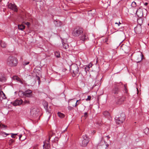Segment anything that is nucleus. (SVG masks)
Here are the masks:
<instances>
[{"instance_id":"49530a36","label":"nucleus","mask_w":149,"mask_h":149,"mask_svg":"<svg viewBox=\"0 0 149 149\" xmlns=\"http://www.w3.org/2000/svg\"><path fill=\"white\" fill-rule=\"evenodd\" d=\"M58 138L57 137H56L55 138H54V141H58Z\"/></svg>"},{"instance_id":"58836bf2","label":"nucleus","mask_w":149,"mask_h":149,"mask_svg":"<svg viewBox=\"0 0 149 149\" xmlns=\"http://www.w3.org/2000/svg\"><path fill=\"white\" fill-rule=\"evenodd\" d=\"M29 62H24L23 64V65H24L25 66L26 65L29 64Z\"/></svg>"},{"instance_id":"f8f14e48","label":"nucleus","mask_w":149,"mask_h":149,"mask_svg":"<svg viewBox=\"0 0 149 149\" xmlns=\"http://www.w3.org/2000/svg\"><path fill=\"white\" fill-rule=\"evenodd\" d=\"M121 49L126 53H127L130 50V47L125 45H122Z\"/></svg>"},{"instance_id":"a18cd8bd","label":"nucleus","mask_w":149,"mask_h":149,"mask_svg":"<svg viewBox=\"0 0 149 149\" xmlns=\"http://www.w3.org/2000/svg\"><path fill=\"white\" fill-rule=\"evenodd\" d=\"M84 115L85 117H86L87 116V112H85L84 113Z\"/></svg>"},{"instance_id":"6ab92c4d","label":"nucleus","mask_w":149,"mask_h":149,"mask_svg":"<svg viewBox=\"0 0 149 149\" xmlns=\"http://www.w3.org/2000/svg\"><path fill=\"white\" fill-rule=\"evenodd\" d=\"M89 68L90 67L89 66H86L84 68H83L82 69V72H85V73L86 74L87 72V71H88Z\"/></svg>"},{"instance_id":"412c9836","label":"nucleus","mask_w":149,"mask_h":149,"mask_svg":"<svg viewBox=\"0 0 149 149\" xmlns=\"http://www.w3.org/2000/svg\"><path fill=\"white\" fill-rule=\"evenodd\" d=\"M24 91H19L18 93L19 96L20 97H24Z\"/></svg>"},{"instance_id":"39448f33","label":"nucleus","mask_w":149,"mask_h":149,"mask_svg":"<svg viewBox=\"0 0 149 149\" xmlns=\"http://www.w3.org/2000/svg\"><path fill=\"white\" fill-rule=\"evenodd\" d=\"M82 140L81 142H80V145L82 147L86 146L89 142L88 139L86 135L82 136Z\"/></svg>"},{"instance_id":"4468645a","label":"nucleus","mask_w":149,"mask_h":149,"mask_svg":"<svg viewBox=\"0 0 149 149\" xmlns=\"http://www.w3.org/2000/svg\"><path fill=\"white\" fill-rule=\"evenodd\" d=\"M135 33L136 34H139L141 32V26H139L135 27L134 29Z\"/></svg>"},{"instance_id":"79ce46f5","label":"nucleus","mask_w":149,"mask_h":149,"mask_svg":"<svg viewBox=\"0 0 149 149\" xmlns=\"http://www.w3.org/2000/svg\"><path fill=\"white\" fill-rule=\"evenodd\" d=\"M25 24L28 26H29L30 25V23L29 22H27L26 23H25Z\"/></svg>"},{"instance_id":"e433bc0d","label":"nucleus","mask_w":149,"mask_h":149,"mask_svg":"<svg viewBox=\"0 0 149 149\" xmlns=\"http://www.w3.org/2000/svg\"><path fill=\"white\" fill-rule=\"evenodd\" d=\"M0 134L2 135L3 134H5V135H6V136L8 135L9 134L6 133V132H1L0 133Z\"/></svg>"},{"instance_id":"bb28decb","label":"nucleus","mask_w":149,"mask_h":149,"mask_svg":"<svg viewBox=\"0 0 149 149\" xmlns=\"http://www.w3.org/2000/svg\"><path fill=\"white\" fill-rule=\"evenodd\" d=\"M81 100L80 99L79 100H77L75 102V104H74V107H76L80 103V102H79V101Z\"/></svg>"},{"instance_id":"9b49d317","label":"nucleus","mask_w":149,"mask_h":149,"mask_svg":"<svg viewBox=\"0 0 149 149\" xmlns=\"http://www.w3.org/2000/svg\"><path fill=\"white\" fill-rule=\"evenodd\" d=\"M116 97L117 98V100H116V101H117L116 102L118 104H121L125 99V98L124 97H121L120 96H119V97H118L116 96Z\"/></svg>"},{"instance_id":"c9c22d12","label":"nucleus","mask_w":149,"mask_h":149,"mask_svg":"<svg viewBox=\"0 0 149 149\" xmlns=\"http://www.w3.org/2000/svg\"><path fill=\"white\" fill-rule=\"evenodd\" d=\"M91 97L90 96H88V98L86 99V101H89L91 100Z\"/></svg>"},{"instance_id":"dca6fc26","label":"nucleus","mask_w":149,"mask_h":149,"mask_svg":"<svg viewBox=\"0 0 149 149\" xmlns=\"http://www.w3.org/2000/svg\"><path fill=\"white\" fill-rule=\"evenodd\" d=\"M88 38L87 36L84 34L80 37V40H82V42H84L85 41L87 40Z\"/></svg>"},{"instance_id":"20e7f679","label":"nucleus","mask_w":149,"mask_h":149,"mask_svg":"<svg viewBox=\"0 0 149 149\" xmlns=\"http://www.w3.org/2000/svg\"><path fill=\"white\" fill-rule=\"evenodd\" d=\"M79 68L77 64H74L72 65L70 67V70L71 73H72L73 77H75L78 74L79 72Z\"/></svg>"},{"instance_id":"a878e982","label":"nucleus","mask_w":149,"mask_h":149,"mask_svg":"<svg viewBox=\"0 0 149 149\" xmlns=\"http://www.w3.org/2000/svg\"><path fill=\"white\" fill-rule=\"evenodd\" d=\"M1 46L2 47L4 48L6 46V44L3 42H1Z\"/></svg>"},{"instance_id":"8fccbe9b","label":"nucleus","mask_w":149,"mask_h":149,"mask_svg":"<svg viewBox=\"0 0 149 149\" xmlns=\"http://www.w3.org/2000/svg\"><path fill=\"white\" fill-rule=\"evenodd\" d=\"M148 4V3L147 2H146L144 3V5L145 6H146Z\"/></svg>"},{"instance_id":"4d7b16f0","label":"nucleus","mask_w":149,"mask_h":149,"mask_svg":"<svg viewBox=\"0 0 149 149\" xmlns=\"http://www.w3.org/2000/svg\"><path fill=\"white\" fill-rule=\"evenodd\" d=\"M0 81H2L1 80V79H0Z\"/></svg>"},{"instance_id":"5701e85b","label":"nucleus","mask_w":149,"mask_h":149,"mask_svg":"<svg viewBox=\"0 0 149 149\" xmlns=\"http://www.w3.org/2000/svg\"><path fill=\"white\" fill-rule=\"evenodd\" d=\"M62 44L64 48L66 49L68 48V45L67 43H65L64 42H62Z\"/></svg>"},{"instance_id":"5fc2aeb1","label":"nucleus","mask_w":149,"mask_h":149,"mask_svg":"<svg viewBox=\"0 0 149 149\" xmlns=\"http://www.w3.org/2000/svg\"><path fill=\"white\" fill-rule=\"evenodd\" d=\"M116 24H118V23H117V22H116L115 23Z\"/></svg>"},{"instance_id":"c85d7f7f","label":"nucleus","mask_w":149,"mask_h":149,"mask_svg":"<svg viewBox=\"0 0 149 149\" xmlns=\"http://www.w3.org/2000/svg\"><path fill=\"white\" fill-rule=\"evenodd\" d=\"M68 109L69 111H71L72 110L74 109L73 107H72L71 106V105H68Z\"/></svg>"},{"instance_id":"c03bdc74","label":"nucleus","mask_w":149,"mask_h":149,"mask_svg":"<svg viewBox=\"0 0 149 149\" xmlns=\"http://www.w3.org/2000/svg\"><path fill=\"white\" fill-rule=\"evenodd\" d=\"M124 88H125V93H127V89L126 88V86H125V85H124Z\"/></svg>"},{"instance_id":"2eb2a0df","label":"nucleus","mask_w":149,"mask_h":149,"mask_svg":"<svg viewBox=\"0 0 149 149\" xmlns=\"http://www.w3.org/2000/svg\"><path fill=\"white\" fill-rule=\"evenodd\" d=\"M23 101L21 99L17 100L13 103V105L15 106L19 105L23 103Z\"/></svg>"},{"instance_id":"c756f323","label":"nucleus","mask_w":149,"mask_h":149,"mask_svg":"<svg viewBox=\"0 0 149 149\" xmlns=\"http://www.w3.org/2000/svg\"><path fill=\"white\" fill-rule=\"evenodd\" d=\"M30 103L29 101V100H25L23 102V104H29Z\"/></svg>"},{"instance_id":"b1692460","label":"nucleus","mask_w":149,"mask_h":149,"mask_svg":"<svg viewBox=\"0 0 149 149\" xmlns=\"http://www.w3.org/2000/svg\"><path fill=\"white\" fill-rule=\"evenodd\" d=\"M54 55L57 58L60 57V53L58 51H56L54 52Z\"/></svg>"},{"instance_id":"aec40b11","label":"nucleus","mask_w":149,"mask_h":149,"mask_svg":"<svg viewBox=\"0 0 149 149\" xmlns=\"http://www.w3.org/2000/svg\"><path fill=\"white\" fill-rule=\"evenodd\" d=\"M18 28L19 29L23 31L25 28V26L23 24H19Z\"/></svg>"},{"instance_id":"4c0bfd02","label":"nucleus","mask_w":149,"mask_h":149,"mask_svg":"<svg viewBox=\"0 0 149 149\" xmlns=\"http://www.w3.org/2000/svg\"><path fill=\"white\" fill-rule=\"evenodd\" d=\"M11 137L13 138H15V136H13V135H17V134H13V133H11Z\"/></svg>"},{"instance_id":"052dcab7","label":"nucleus","mask_w":149,"mask_h":149,"mask_svg":"<svg viewBox=\"0 0 149 149\" xmlns=\"http://www.w3.org/2000/svg\"><path fill=\"white\" fill-rule=\"evenodd\" d=\"M79 74H80V72H79Z\"/></svg>"},{"instance_id":"f3484780","label":"nucleus","mask_w":149,"mask_h":149,"mask_svg":"<svg viewBox=\"0 0 149 149\" xmlns=\"http://www.w3.org/2000/svg\"><path fill=\"white\" fill-rule=\"evenodd\" d=\"M119 92V89L117 86H115L112 90V93L115 94H117Z\"/></svg>"},{"instance_id":"f704fd0d","label":"nucleus","mask_w":149,"mask_h":149,"mask_svg":"<svg viewBox=\"0 0 149 149\" xmlns=\"http://www.w3.org/2000/svg\"><path fill=\"white\" fill-rule=\"evenodd\" d=\"M139 9H137L136 11V15H137L139 17H141V15H139Z\"/></svg>"},{"instance_id":"a19ab883","label":"nucleus","mask_w":149,"mask_h":149,"mask_svg":"<svg viewBox=\"0 0 149 149\" xmlns=\"http://www.w3.org/2000/svg\"><path fill=\"white\" fill-rule=\"evenodd\" d=\"M2 95H3V96H2V98L3 99H5L6 98V97L5 94L4 93H3Z\"/></svg>"},{"instance_id":"393cba45","label":"nucleus","mask_w":149,"mask_h":149,"mask_svg":"<svg viewBox=\"0 0 149 149\" xmlns=\"http://www.w3.org/2000/svg\"><path fill=\"white\" fill-rule=\"evenodd\" d=\"M144 133L146 134H149V129L148 128H145L144 130Z\"/></svg>"},{"instance_id":"603ef678","label":"nucleus","mask_w":149,"mask_h":149,"mask_svg":"<svg viewBox=\"0 0 149 149\" xmlns=\"http://www.w3.org/2000/svg\"><path fill=\"white\" fill-rule=\"evenodd\" d=\"M120 24H121V23L120 22H119V23H118V26H119Z\"/></svg>"},{"instance_id":"864d4df0","label":"nucleus","mask_w":149,"mask_h":149,"mask_svg":"<svg viewBox=\"0 0 149 149\" xmlns=\"http://www.w3.org/2000/svg\"><path fill=\"white\" fill-rule=\"evenodd\" d=\"M20 82L22 84H23V82H22V81L21 80H20Z\"/></svg>"},{"instance_id":"cd10ccee","label":"nucleus","mask_w":149,"mask_h":149,"mask_svg":"<svg viewBox=\"0 0 149 149\" xmlns=\"http://www.w3.org/2000/svg\"><path fill=\"white\" fill-rule=\"evenodd\" d=\"M103 114L105 116H107L109 115V113L107 111H105L103 113Z\"/></svg>"},{"instance_id":"bf43d9fd","label":"nucleus","mask_w":149,"mask_h":149,"mask_svg":"<svg viewBox=\"0 0 149 149\" xmlns=\"http://www.w3.org/2000/svg\"><path fill=\"white\" fill-rule=\"evenodd\" d=\"M24 140V139H23V140H22V141H23V140Z\"/></svg>"},{"instance_id":"6e6d98bb","label":"nucleus","mask_w":149,"mask_h":149,"mask_svg":"<svg viewBox=\"0 0 149 149\" xmlns=\"http://www.w3.org/2000/svg\"><path fill=\"white\" fill-rule=\"evenodd\" d=\"M94 132H95L96 131L95 130L93 131Z\"/></svg>"},{"instance_id":"2f4dec72","label":"nucleus","mask_w":149,"mask_h":149,"mask_svg":"<svg viewBox=\"0 0 149 149\" xmlns=\"http://www.w3.org/2000/svg\"><path fill=\"white\" fill-rule=\"evenodd\" d=\"M100 81L99 80L96 81L95 82V84L93 85V86H96L100 84Z\"/></svg>"},{"instance_id":"6e6552de","label":"nucleus","mask_w":149,"mask_h":149,"mask_svg":"<svg viewBox=\"0 0 149 149\" xmlns=\"http://www.w3.org/2000/svg\"><path fill=\"white\" fill-rule=\"evenodd\" d=\"M32 91L30 90H28L24 91V97H30L32 96Z\"/></svg>"},{"instance_id":"1a4fd4ad","label":"nucleus","mask_w":149,"mask_h":149,"mask_svg":"<svg viewBox=\"0 0 149 149\" xmlns=\"http://www.w3.org/2000/svg\"><path fill=\"white\" fill-rule=\"evenodd\" d=\"M8 8L15 11H17V6L15 4H13L11 3H10L8 4Z\"/></svg>"},{"instance_id":"423d86ee","label":"nucleus","mask_w":149,"mask_h":149,"mask_svg":"<svg viewBox=\"0 0 149 149\" xmlns=\"http://www.w3.org/2000/svg\"><path fill=\"white\" fill-rule=\"evenodd\" d=\"M53 135H49V139L48 140L45 141L44 142V145H43V149H48L50 148V145L49 143V140L52 136Z\"/></svg>"},{"instance_id":"de8ad7c7","label":"nucleus","mask_w":149,"mask_h":149,"mask_svg":"<svg viewBox=\"0 0 149 149\" xmlns=\"http://www.w3.org/2000/svg\"><path fill=\"white\" fill-rule=\"evenodd\" d=\"M22 134H20L19 135V139L20 140H21V137H22Z\"/></svg>"},{"instance_id":"ddd939ff","label":"nucleus","mask_w":149,"mask_h":149,"mask_svg":"<svg viewBox=\"0 0 149 149\" xmlns=\"http://www.w3.org/2000/svg\"><path fill=\"white\" fill-rule=\"evenodd\" d=\"M30 113L31 114L33 117L37 116L38 115V111L35 108L31 109L30 111Z\"/></svg>"},{"instance_id":"7c9ffc66","label":"nucleus","mask_w":149,"mask_h":149,"mask_svg":"<svg viewBox=\"0 0 149 149\" xmlns=\"http://www.w3.org/2000/svg\"><path fill=\"white\" fill-rule=\"evenodd\" d=\"M6 127H7V126L6 125H4V124H2V123H1L0 122V128H5Z\"/></svg>"},{"instance_id":"7ed1b4c3","label":"nucleus","mask_w":149,"mask_h":149,"mask_svg":"<svg viewBox=\"0 0 149 149\" xmlns=\"http://www.w3.org/2000/svg\"><path fill=\"white\" fill-rule=\"evenodd\" d=\"M83 29L81 27H77L74 28L72 32V34L75 37H78L82 34Z\"/></svg>"},{"instance_id":"13d9d810","label":"nucleus","mask_w":149,"mask_h":149,"mask_svg":"<svg viewBox=\"0 0 149 149\" xmlns=\"http://www.w3.org/2000/svg\"><path fill=\"white\" fill-rule=\"evenodd\" d=\"M148 26H149V23L148 24Z\"/></svg>"},{"instance_id":"9d476101","label":"nucleus","mask_w":149,"mask_h":149,"mask_svg":"<svg viewBox=\"0 0 149 149\" xmlns=\"http://www.w3.org/2000/svg\"><path fill=\"white\" fill-rule=\"evenodd\" d=\"M142 56H143V55L141 53L137 55L135 57L136 62L137 63H139L141 61L142 59Z\"/></svg>"},{"instance_id":"09e8293b","label":"nucleus","mask_w":149,"mask_h":149,"mask_svg":"<svg viewBox=\"0 0 149 149\" xmlns=\"http://www.w3.org/2000/svg\"><path fill=\"white\" fill-rule=\"evenodd\" d=\"M68 127H67L66 128V129L64 131H63V132L65 131H66L67 130Z\"/></svg>"},{"instance_id":"0eeeda50","label":"nucleus","mask_w":149,"mask_h":149,"mask_svg":"<svg viewBox=\"0 0 149 149\" xmlns=\"http://www.w3.org/2000/svg\"><path fill=\"white\" fill-rule=\"evenodd\" d=\"M43 105L46 110V112H47L49 114V118L51 115V109L50 108H48V103L47 102L45 101L43 102Z\"/></svg>"},{"instance_id":"f257e3e1","label":"nucleus","mask_w":149,"mask_h":149,"mask_svg":"<svg viewBox=\"0 0 149 149\" xmlns=\"http://www.w3.org/2000/svg\"><path fill=\"white\" fill-rule=\"evenodd\" d=\"M17 59L13 56H9L7 61V65L10 67L15 66L17 65Z\"/></svg>"},{"instance_id":"72a5a7b5","label":"nucleus","mask_w":149,"mask_h":149,"mask_svg":"<svg viewBox=\"0 0 149 149\" xmlns=\"http://www.w3.org/2000/svg\"><path fill=\"white\" fill-rule=\"evenodd\" d=\"M136 3L135 2L133 1L132 3L131 6L132 7H135L136 6Z\"/></svg>"},{"instance_id":"4be33fe9","label":"nucleus","mask_w":149,"mask_h":149,"mask_svg":"<svg viewBox=\"0 0 149 149\" xmlns=\"http://www.w3.org/2000/svg\"><path fill=\"white\" fill-rule=\"evenodd\" d=\"M57 114L58 116L61 118H63L65 116L64 115L63 113H61V112H58Z\"/></svg>"},{"instance_id":"f03ea898","label":"nucleus","mask_w":149,"mask_h":149,"mask_svg":"<svg viewBox=\"0 0 149 149\" xmlns=\"http://www.w3.org/2000/svg\"><path fill=\"white\" fill-rule=\"evenodd\" d=\"M125 119V115L122 113L120 115L116 116L115 118L116 122L117 124H120L123 123Z\"/></svg>"},{"instance_id":"473e14b6","label":"nucleus","mask_w":149,"mask_h":149,"mask_svg":"<svg viewBox=\"0 0 149 149\" xmlns=\"http://www.w3.org/2000/svg\"><path fill=\"white\" fill-rule=\"evenodd\" d=\"M14 142V140H13L12 139H10L9 140V141L8 143H9V145H11Z\"/></svg>"},{"instance_id":"ea45409f","label":"nucleus","mask_w":149,"mask_h":149,"mask_svg":"<svg viewBox=\"0 0 149 149\" xmlns=\"http://www.w3.org/2000/svg\"><path fill=\"white\" fill-rule=\"evenodd\" d=\"M37 79L38 80V83L39 84L40 83V78L38 76H37Z\"/></svg>"},{"instance_id":"3c124183","label":"nucleus","mask_w":149,"mask_h":149,"mask_svg":"<svg viewBox=\"0 0 149 149\" xmlns=\"http://www.w3.org/2000/svg\"><path fill=\"white\" fill-rule=\"evenodd\" d=\"M107 138L108 139H109L110 138V137L109 136V135H108L107 136Z\"/></svg>"},{"instance_id":"a211bd4d","label":"nucleus","mask_w":149,"mask_h":149,"mask_svg":"<svg viewBox=\"0 0 149 149\" xmlns=\"http://www.w3.org/2000/svg\"><path fill=\"white\" fill-rule=\"evenodd\" d=\"M75 103V101L74 99L70 100L68 102V105H72L73 107H74V104Z\"/></svg>"},{"instance_id":"37998d69","label":"nucleus","mask_w":149,"mask_h":149,"mask_svg":"<svg viewBox=\"0 0 149 149\" xmlns=\"http://www.w3.org/2000/svg\"><path fill=\"white\" fill-rule=\"evenodd\" d=\"M3 93V92L2 91H0V95L2 96Z\"/></svg>"}]
</instances>
